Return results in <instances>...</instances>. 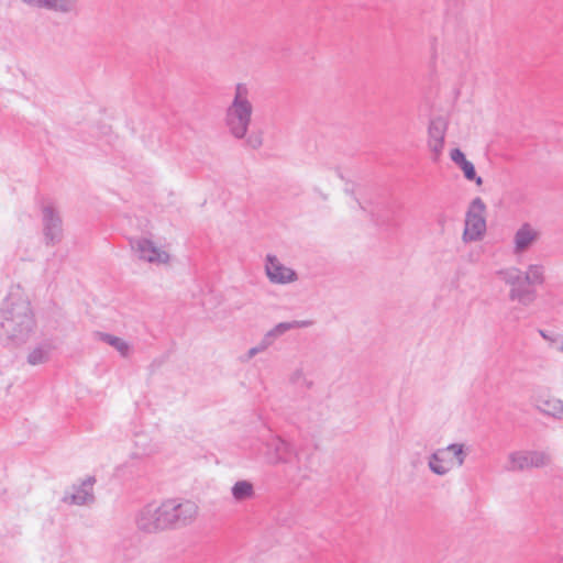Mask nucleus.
Segmentation results:
<instances>
[{
  "instance_id": "3",
  "label": "nucleus",
  "mask_w": 563,
  "mask_h": 563,
  "mask_svg": "<svg viewBox=\"0 0 563 563\" xmlns=\"http://www.w3.org/2000/svg\"><path fill=\"white\" fill-rule=\"evenodd\" d=\"M468 449L463 443H451L445 448L437 449L428 457L429 470L438 475L445 476L455 467H462L465 463Z\"/></svg>"
},
{
  "instance_id": "28",
  "label": "nucleus",
  "mask_w": 563,
  "mask_h": 563,
  "mask_svg": "<svg viewBox=\"0 0 563 563\" xmlns=\"http://www.w3.org/2000/svg\"><path fill=\"white\" fill-rule=\"evenodd\" d=\"M266 350L267 349L263 345L262 341H260L255 346L249 349L247 352L240 357V361L242 363H249L253 357Z\"/></svg>"
},
{
  "instance_id": "2",
  "label": "nucleus",
  "mask_w": 563,
  "mask_h": 563,
  "mask_svg": "<svg viewBox=\"0 0 563 563\" xmlns=\"http://www.w3.org/2000/svg\"><path fill=\"white\" fill-rule=\"evenodd\" d=\"M253 113L254 106L249 86L244 82L236 84L224 114L225 126L234 139L242 140L246 136Z\"/></svg>"
},
{
  "instance_id": "18",
  "label": "nucleus",
  "mask_w": 563,
  "mask_h": 563,
  "mask_svg": "<svg viewBox=\"0 0 563 563\" xmlns=\"http://www.w3.org/2000/svg\"><path fill=\"white\" fill-rule=\"evenodd\" d=\"M55 349L52 340H44L35 345L27 355V363L36 366L46 363Z\"/></svg>"
},
{
  "instance_id": "26",
  "label": "nucleus",
  "mask_w": 563,
  "mask_h": 563,
  "mask_svg": "<svg viewBox=\"0 0 563 563\" xmlns=\"http://www.w3.org/2000/svg\"><path fill=\"white\" fill-rule=\"evenodd\" d=\"M428 147L434 162L439 161L444 147V139H428Z\"/></svg>"
},
{
  "instance_id": "29",
  "label": "nucleus",
  "mask_w": 563,
  "mask_h": 563,
  "mask_svg": "<svg viewBox=\"0 0 563 563\" xmlns=\"http://www.w3.org/2000/svg\"><path fill=\"white\" fill-rule=\"evenodd\" d=\"M289 382L295 385H306L307 377L301 367L295 368L289 375Z\"/></svg>"
},
{
  "instance_id": "9",
  "label": "nucleus",
  "mask_w": 563,
  "mask_h": 563,
  "mask_svg": "<svg viewBox=\"0 0 563 563\" xmlns=\"http://www.w3.org/2000/svg\"><path fill=\"white\" fill-rule=\"evenodd\" d=\"M265 274L272 284L288 285L298 279V274L291 268L284 265L280 260L273 254L265 257Z\"/></svg>"
},
{
  "instance_id": "30",
  "label": "nucleus",
  "mask_w": 563,
  "mask_h": 563,
  "mask_svg": "<svg viewBox=\"0 0 563 563\" xmlns=\"http://www.w3.org/2000/svg\"><path fill=\"white\" fill-rule=\"evenodd\" d=\"M155 452H156V446L155 445H151V446L144 449L142 454L143 455H151V454H153Z\"/></svg>"
},
{
  "instance_id": "12",
  "label": "nucleus",
  "mask_w": 563,
  "mask_h": 563,
  "mask_svg": "<svg viewBox=\"0 0 563 563\" xmlns=\"http://www.w3.org/2000/svg\"><path fill=\"white\" fill-rule=\"evenodd\" d=\"M540 231L532 224L526 222L515 232L512 238V253L522 255L528 252L540 239Z\"/></svg>"
},
{
  "instance_id": "21",
  "label": "nucleus",
  "mask_w": 563,
  "mask_h": 563,
  "mask_svg": "<svg viewBox=\"0 0 563 563\" xmlns=\"http://www.w3.org/2000/svg\"><path fill=\"white\" fill-rule=\"evenodd\" d=\"M536 291L525 284L509 289V298L512 301H518L522 306H529L536 300Z\"/></svg>"
},
{
  "instance_id": "15",
  "label": "nucleus",
  "mask_w": 563,
  "mask_h": 563,
  "mask_svg": "<svg viewBox=\"0 0 563 563\" xmlns=\"http://www.w3.org/2000/svg\"><path fill=\"white\" fill-rule=\"evenodd\" d=\"M34 9H44L58 13H70L76 8V0H21Z\"/></svg>"
},
{
  "instance_id": "7",
  "label": "nucleus",
  "mask_w": 563,
  "mask_h": 563,
  "mask_svg": "<svg viewBox=\"0 0 563 563\" xmlns=\"http://www.w3.org/2000/svg\"><path fill=\"white\" fill-rule=\"evenodd\" d=\"M485 203L481 198H475L467 211L463 238L465 241H477L486 230L484 218Z\"/></svg>"
},
{
  "instance_id": "17",
  "label": "nucleus",
  "mask_w": 563,
  "mask_h": 563,
  "mask_svg": "<svg viewBox=\"0 0 563 563\" xmlns=\"http://www.w3.org/2000/svg\"><path fill=\"white\" fill-rule=\"evenodd\" d=\"M536 408L554 418H563V401L561 399L554 397H536L534 400Z\"/></svg>"
},
{
  "instance_id": "27",
  "label": "nucleus",
  "mask_w": 563,
  "mask_h": 563,
  "mask_svg": "<svg viewBox=\"0 0 563 563\" xmlns=\"http://www.w3.org/2000/svg\"><path fill=\"white\" fill-rule=\"evenodd\" d=\"M243 140H245V144L253 150H257L263 145V135L261 132L247 133Z\"/></svg>"
},
{
  "instance_id": "6",
  "label": "nucleus",
  "mask_w": 563,
  "mask_h": 563,
  "mask_svg": "<svg viewBox=\"0 0 563 563\" xmlns=\"http://www.w3.org/2000/svg\"><path fill=\"white\" fill-rule=\"evenodd\" d=\"M164 501L169 529L188 527L196 521L199 515V507L192 500L169 498Z\"/></svg>"
},
{
  "instance_id": "5",
  "label": "nucleus",
  "mask_w": 563,
  "mask_h": 563,
  "mask_svg": "<svg viewBox=\"0 0 563 563\" xmlns=\"http://www.w3.org/2000/svg\"><path fill=\"white\" fill-rule=\"evenodd\" d=\"M167 517L164 500L148 503L135 514L134 522L141 532L155 534L169 530Z\"/></svg>"
},
{
  "instance_id": "22",
  "label": "nucleus",
  "mask_w": 563,
  "mask_h": 563,
  "mask_svg": "<svg viewBox=\"0 0 563 563\" xmlns=\"http://www.w3.org/2000/svg\"><path fill=\"white\" fill-rule=\"evenodd\" d=\"M523 273L528 286H540L545 282V267L542 264H530Z\"/></svg>"
},
{
  "instance_id": "23",
  "label": "nucleus",
  "mask_w": 563,
  "mask_h": 563,
  "mask_svg": "<svg viewBox=\"0 0 563 563\" xmlns=\"http://www.w3.org/2000/svg\"><path fill=\"white\" fill-rule=\"evenodd\" d=\"M498 274L501 280L510 288H514L521 284H526L525 273L518 267H508L506 269L500 271Z\"/></svg>"
},
{
  "instance_id": "1",
  "label": "nucleus",
  "mask_w": 563,
  "mask_h": 563,
  "mask_svg": "<svg viewBox=\"0 0 563 563\" xmlns=\"http://www.w3.org/2000/svg\"><path fill=\"white\" fill-rule=\"evenodd\" d=\"M1 328L8 340L20 344L34 332L35 319L29 297L20 286L11 287L1 307Z\"/></svg>"
},
{
  "instance_id": "24",
  "label": "nucleus",
  "mask_w": 563,
  "mask_h": 563,
  "mask_svg": "<svg viewBox=\"0 0 563 563\" xmlns=\"http://www.w3.org/2000/svg\"><path fill=\"white\" fill-rule=\"evenodd\" d=\"M448 124L443 118L431 120L428 129V139H445Z\"/></svg>"
},
{
  "instance_id": "8",
  "label": "nucleus",
  "mask_w": 563,
  "mask_h": 563,
  "mask_svg": "<svg viewBox=\"0 0 563 563\" xmlns=\"http://www.w3.org/2000/svg\"><path fill=\"white\" fill-rule=\"evenodd\" d=\"M131 247L143 262L154 265H166L170 261L169 253L165 249L157 246L151 239H134L131 241Z\"/></svg>"
},
{
  "instance_id": "13",
  "label": "nucleus",
  "mask_w": 563,
  "mask_h": 563,
  "mask_svg": "<svg viewBox=\"0 0 563 563\" xmlns=\"http://www.w3.org/2000/svg\"><path fill=\"white\" fill-rule=\"evenodd\" d=\"M95 483L93 477H88L78 486H73L67 490L63 497V503L67 505L85 506L90 505L95 500L92 486Z\"/></svg>"
},
{
  "instance_id": "20",
  "label": "nucleus",
  "mask_w": 563,
  "mask_h": 563,
  "mask_svg": "<svg viewBox=\"0 0 563 563\" xmlns=\"http://www.w3.org/2000/svg\"><path fill=\"white\" fill-rule=\"evenodd\" d=\"M231 494L235 503L251 500L255 496L254 485L245 479L238 481L231 488Z\"/></svg>"
},
{
  "instance_id": "14",
  "label": "nucleus",
  "mask_w": 563,
  "mask_h": 563,
  "mask_svg": "<svg viewBox=\"0 0 563 563\" xmlns=\"http://www.w3.org/2000/svg\"><path fill=\"white\" fill-rule=\"evenodd\" d=\"M313 324V321L311 320H295L290 322H280L276 324L274 328L268 330L263 338L261 339L263 345L268 349L271 347L274 342L282 335H284L287 331L294 330V329H303L309 328Z\"/></svg>"
},
{
  "instance_id": "10",
  "label": "nucleus",
  "mask_w": 563,
  "mask_h": 563,
  "mask_svg": "<svg viewBox=\"0 0 563 563\" xmlns=\"http://www.w3.org/2000/svg\"><path fill=\"white\" fill-rule=\"evenodd\" d=\"M43 213V233L46 244L55 245L62 241L63 223L59 213L51 206H44Z\"/></svg>"
},
{
  "instance_id": "25",
  "label": "nucleus",
  "mask_w": 563,
  "mask_h": 563,
  "mask_svg": "<svg viewBox=\"0 0 563 563\" xmlns=\"http://www.w3.org/2000/svg\"><path fill=\"white\" fill-rule=\"evenodd\" d=\"M541 336L549 342L551 349L563 353V335L555 333H548L543 330H540Z\"/></svg>"
},
{
  "instance_id": "4",
  "label": "nucleus",
  "mask_w": 563,
  "mask_h": 563,
  "mask_svg": "<svg viewBox=\"0 0 563 563\" xmlns=\"http://www.w3.org/2000/svg\"><path fill=\"white\" fill-rule=\"evenodd\" d=\"M552 463V455L547 450H514L507 455L505 470L508 472H525L531 468H543Z\"/></svg>"
},
{
  "instance_id": "31",
  "label": "nucleus",
  "mask_w": 563,
  "mask_h": 563,
  "mask_svg": "<svg viewBox=\"0 0 563 563\" xmlns=\"http://www.w3.org/2000/svg\"><path fill=\"white\" fill-rule=\"evenodd\" d=\"M355 202H356L357 207H358L361 210H364V211L366 210V207H365V206H363V205H362L357 199H355Z\"/></svg>"
},
{
  "instance_id": "19",
  "label": "nucleus",
  "mask_w": 563,
  "mask_h": 563,
  "mask_svg": "<svg viewBox=\"0 0 563 563\" xmlns=\"http://www.w3.org/2000/svg\"><path fill=\"white\" fill-rule=\"evenodd\" d=\"M96 339L113 347L122 357L131 354L132 347L128 341L106 332H96Z\"/></svg>"
},
{
  "instance_id": "16",
  "label": "nucleus",
  "mask_w": 563,
  "mask_h": 563,
  "mask_svg": "<svg viewBox=\"0 0 563 563\" xmlns=\"http://www.w3.org/2000/svg\"><path fill=\"white\" fill-rule=\"evenodd\" d=\"M450 157L452 162L463 172V175L467 180L475 181V184L478 186L483 184V179L476 175L473 163L466 159L464 153L460 148L452 150Z\"/></svg>"
},
{
  "instance_id": "11",
  "label": "nucleus",
  "mask_w": 563,
  "mask_h": 563,
  "mask_svg": "<svg viewBox=\"0 0 563 563\" xmlns=\"http://www.w3.org/2000/svg\"><path fill=\"white\" fill-rule=\"evenodd\" d=\"M291 453V445L280 437L272 435L265 443L264 459L269 465L288 463Z\"/></svg>"
}]
</instances>
